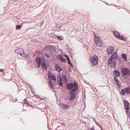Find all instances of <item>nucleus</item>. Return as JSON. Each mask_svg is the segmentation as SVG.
Wrapping results in <instances>:
<instances>
[{
  "mask_svg": "<svg viewBox=\"0 0 130 130\" xmlns=\"http://www.w3.org/2000/svg\"><path fill=\"white\" fill-rule=\"evenodd\" d=\"M36 62L38 63L37 67L39 68L40 67V64L42 68L45 70L47 69V67L45 64V60L44 58L40 57H37L36 59Z\"/></svg>",
  "mask_w": 130,
  "mask_h": 130,
  "instance_id": "1",
  "label": "nucleus"
},
{
  "mask_svg": "<svg viewBox=\"0 0 130 130\" xmlns=\"http://www.w3.org/2000/svg\"><path fill=\"white\" fill-rule=\"evenodd\" d=\"M15 51L16 53L17 54H20L22 56L26 58L27 57V55L24 53V51L23 49L22 48H18L16 50H15Z\"/></svg>",
  "mask_w": 130,
  "mask_h": 130,
  "instance_id": "2",
  "label": "nucleus"
},
{
  "mask_svg": "<svg viewBox=\"0 0 130 130\" xmlns=\"http://www.w3.org/2000/svg\"><path fill=\"white\" fill-rule=\"evenodd\" d=\"M91 61L93 66L96 65L98 63V56L96 55H94L91 59H90Z\"/></svg>",
  "mask_w": 130,
  "mask_h": 130,
  "instance_id": "3",
  "label": "nucleus"
},
{
  "mask_svg": "<svg viewBox=\"0 0 130 130\" xmlns=\"http://www.w3.org/2000/svg\"><path fill=\"white\" fill-rule=\"evenodd\" d=\"M67 87L69 90H70L76 87H78V84L76 82H74L73 84L72 83L68 84L66 85Z\"/></svg>",
  "mask_w": 130,
  "mask_h": 130,
  "instance_id": "4",
  "label": "nucleus"
},
{
  "mask_svg": "<svg viewBox=\"0 0 130 130\" xmlns=\"http://www.w3.org/2000/svg\"><path fill=\"white\" fill-rule=\"evenodd\" d=\"M122 72L123 74V76H125L129 74V70L127 68L122 67L121 68Z\"/></svg>",
  "mask_w": 130,
  "mask_h": 130,
  "instance_id": "5",
  "label": "nucleus"
},
{
  "mask_svg": "<svg viewBox=\"0 0 130 130\" xmlns=\"http://www.w3.org/2000/svg\"><path fill=\"white\" fill-rule=\"evenodd\" d=\"M114 47L112 46L108 47L107 50V52L108 54H112L113 51Z\"/></svg>",
  "mask_w": 130,
  "mask_h": 130,
  "instance_id": "6",
  "label": "nucleus"
},
{
  "mask_svg": "<svg viewBox=\"0 0 130 130\" xmlns=\"http://www.w3.org/2000/svg\"><path fill=\"white\" fill-rule=\"evenodd\" d=\"M57 82L59 85L60 86H62L63 85L62 82V80L61 76H60V75H59V76H57Z\"/></svg>",
  "mask_w": 130,
  "mask_h": 130,
  "instance_id": "7",
  "label": "nucleus"
},
{
  "mask_svg": "<svg viewBox=\"0 0 130 130\" xmlns=\"http://www.w3.org/2000/svg\"><path fill=\"white\" fill-rule=\"evenodd\" d=\"M118 56L117 53H115L113 54L112 56L110 57L112 59L116 60L118 58Z\"/></svg>",
  "mask_w": 130,
  "mask_h": 130,
  "instance_id": "8",
  "label": "nucleus"
},
{
  "mask_svg": "<svg viewBox=\"0 0 130 130\" xmlns=\"http://www.w3.org/2000/svg\"><path fill=\"white\" fill-rule=\"evenodd\" d=\"M124 105L125 106V109L127 110L129 108V103L127 101H124Z\"/></svg>",
  "mask_w": 130,
  "mask_h": 130,
  "instance_id": "9",
  "label": "nucleus"
},
{
  "mask_svg": "<svg viewBox=\"0 0 130 130\" xmlns=\"http://www.w3.org/2000/svg\"><path fill=\"white\" fill-rule=\"evenodd\" d=\"M61 107L63 109H66L69 107V105H68L64 104L63 103H60Z\"/></svg>",
  "mask_w": 130,
  "mask_h": 130,
  "instance_id": "10",
  "label": "nucleus"
},
{
  "mask_svg": "<svg viewBox=\"0 0 130 130\" xmlns=\"http://www.w3.org/2000/svg\"><path fill=\"white\" fill-rule=\"evenodd\" d=\"M78 87H76L73 88V89L70 91V94H74V93L76 91V90L77 89Z\"/></svg>",
  "mask_w": 130,
  "mask_h": 130,
  "instance_id": "11",
  "label": "nucleus"
},
{
  "mask_svg": "<svg viewBox=\"0 0 130 130\" xmlns=\"http://www.w3.org/2000/svg\"><path fill=\"white\" fill-rule=\"evenodd\" d=\"M112 62L111 64H110V67L111 68H115L116 66V62Z\"/></svg>",
  "mask_w": 130,
  "mask_h": 130,
  "instance_id": "12",
  "label": "nucleus"
},
{
  "mask_svg": "<svg viewBox=\"0 0 130 130\" xmlns=\"http://www.w3.org/2000/svg\"><path fill=\"white\" fill-rule=\"evenodd\" d=\"M113 72L115 74L116 77H118L120 75V73L118 70H115L113 71Z\"/></svg>",
  "mask_w": 130,
  "mask_h": 130,
  "instance_id": "13",
  "label": "nucleus"
},
{
  "mask_svg": "<svg viewBox=\"0 0 130 130\" xmlns=\"http://www.w3.org/2000/svg\"><path fill=\"white\" fill-rule=\"evenodd\" d=\"M55 68L59 72L62 70V69L57 64L55 65Z\"/></svg>",
  "mask_w": 130,
  "mask_h": 130,
  "instance_id": "14",
  "label": "nucleus"
},
{
  "mask_svg": "<svg viewBox=\"0 0 130 130\" xmlns=\"http://www.w3.org/2000/svg\"><path fill=\"white\" fill-rule=\"evenodd\" d=\"M114 34L115 37L117 38H118L120 35L119 32L117 31H115Z\"/></svg>",
  "mask_w": 130,
  "mask_h": 130,
  "instance_id": "15",
  "label": "nucleus"
},
{
  "mask_svg": "<svg viewBox=\"0 0 130 130\" xmlns=\"http://www.w3.org/2000/svg\"><path fill=\"white\" fill-rule=\"evenodd\" d=\"M116 62V60L112 59L110 58H109L108 60V64H111L112 62Z\"/></svg>",
  "mask_w": 130,
  "mask_h": 130,
  "instance_id": "16",
  "label": "nucleus"
},
{
  "mask_svg": "<svg viewBox=\"0 0 130 130\" xmlns=\"http://www.w3.org/2000/svg\"><path fill=\"white\" fill-rule=\"evenodd\" d=\"M125 91L127 94H130V88H126L125 89Z\"/></svg>",
  "mask_w": 130,
  "mask_h": 130,
  "instance_id": "17",
  "label": "nucleus"
},
{
  "mask_svg": "<svg viewBox=\"0 0 130 130\" xmlns=\"http://www.w3.org/2000/svg\"><path fill=\"white\" fill-rule=\"evenodd\" d=\"M100 39V38L99 37H98L95 34V36H94V41L95 43L96 42H97Z\"/></svg>",
  "mask_w": 130,
  "mask_h": 130,
  "instance_id": "18",
  "label": "nucleus"
},
{
  "mask_svg": "<svg viewBox=\"0 0 130 130\" xmlns=\"http://www.w3.org/2000/svg\"><path fill=\"white\" fill-rule=\"evenodd\" d=\"M70 99L71 100H72L74 99L76 97V96L75 94H71Z\"/></svg>",
  "mask_w": 130,
  "mask_h": 130,
  "instance_id": "19",
  "label": "nucleus"
},
{
  "mask_svg": "<svg viewBox=\"0 0 130 130\" xmlns=\"http://www.w3.org/2000/svg\"><path fill=\"white\" fill-rule=\"evenodd\" d=\"M122 57L124 58L125 61H126L127 59V56L126 54H122Z\"/></svg>",
  "mask_w": 130,
  "mask_h": 130,
  "instance_id": "20",
  "label": "nucleus"
},
{
  "mask_svg": "<svg viewBox=\"0 0 130 130\" xmlns=\"http://www.w3.org/2000/svg\"><path fill=\"white\" fill-rule=\"evenodd\" d=\"M125 92H126L125 91V90L122 89L121 90L120 94L122 95H124L125 94Z\"/></svg>",
  "mask_w": 130,
  "mask_h": 130,
  "instance_id": "21",
  "label": "nucleus"
},
{
  "mask_svg": "<svg viewBox=\"0 0 130 130\" xmlns=\"http://www.w3.org/2000/svg\"><path fill=\"white\" fill-rule=\"evenodd\" d=\"M62 78L64 82H67V78L64 75H62Z\"/></svg>",
  "mask_w": 130,
  "mask_h": 130,
  "instance_id": "22",
  "label": "nucleus"
},
{
  "mask_svg": "<svg viewBox=\"0 0 130 130\" xmlns=\"http://www.w3.org/2000/svg\"><path fill=\"white\" fill-rule=\"evenodd\" d=\"M49 85H50V88L52 89H53L54 87H53V84L52 81L51 80L49 82Z\"/></svg>",
  "mask_w": 130,
  "mask_h": 130,
  "instance_id": "23",
  "label": "nucleus"
},
{
  "mask_svg": "<svg viewBox=\"0 0 130 130\" xmlns=\"http://www.w3.org/2000/svg\"><path fill=\"white\" fill-rule=\"evenodd\" d=\"M118 39H121L124 41H125V39L124 38L123 36H120V35L119 36L118 38Z\"/></svg>",
  "mask_w": 130,
  "mask_h": 130,
  "instance_id": "24",
  "label": "nucleus"
},
{
  "mask_svg": "<svg viewBox=\"0 0 130 130\" xmlns=\"http://www.w3.org/2000/svg\"><path fill=\"white\" fill-rule=\"evenodd\" d=\"M98 46H102V43H100V42L99 43H95Z\"/></svg>",
  "mask_w": 130,
  "mask_h": 130,
  "instance_id": "25",
  "label": "nucleus"
},
{
  "mask_svg": "<svg viewBox=\"0 0 130 130\" xmlns=\"http://www.w3.org/2000/svg\"><path fill=\"white\" fill-rule=\"evenodd\" d=\"M60 60L62 62H63L65 63H66V60L64 58H61Z\"/></svg>",
  "mask_w": 130,
  "mask_h": 130,
  "instance_id": "26",
  "label": "nucleus"
},
{
  "mask_svg": "<svg viewBox=\"0 0 130 130\" xmlns=\"http://www.w3.org/2000/svg\"><path fill=\"white\" fill-rule=\"evenodd\" d=\"M114 80L116 82V84H118L119 83V82H118V79L116 77H115L114 78Z\"/></svg>",
  "mask_w": 130,
  "mask_h": 130,
  "instance_id": "27",
  "label": "nucleus"
},
{
  "mask_svg": "<svg viewBox=\"0 0 130 130\" xmlns=\"http://www.w3.org/2000/svg\"><path fill=\"white\" fill-rule=\"evenodd\" d=\"M22 26L20 25H17L16 26V29H20L21 28Z\"/></svg>",
  "mask_w": 130,
  "mask_h": 130,
  "instance_id": "28",
  "label": "nucleus"
},
{
  "mask_svg": "<svg viewBox=\"0 0 130 130\" xmlns=\"http://www.w3.org/2000/svg\"><path fill=\"white\" fill-rule=\"evenodd\" d=\"M52 79L54 81H56V77H55V76L54 75H53L52 76Z\"/></svg>",
  "mask_w": 130,
  "mask_h": 130,
  "instance_id": "29",
  "label": "nucleus"
},
{
  "mask_svg": "<svg viewBox=\"0 0 130 130\" xmlns=\"http://www.w3.org/2000/svg\"><path fill=\"white\" fill-rule=\"evenodd\" d=\"M64 56L66 57V59H67V60H69L70 59L69 58V57L68 56L66 55H64Z\"/></svg>",
  "mask_w": 130,
  "mask_h": 130,
  "instance_id": "30",
  "label": "nucleus"
},
{
  "mask_svg": "<svg viewBox=\"0 0 130 130\" xmlns=\"http://www.w3.org/2000/svg\"><path fill=\"white\" fill-rule=\"evenodd\" d=\"M57 38H58V40H63V39L62 37V36L60 37L57 36Z\"/></svg>",
  "mask_w": 130,
  "mask_h": 130,
  "instance_id": "31",
  "label": "nucleus"
},
{
  "mask_svg": "<svg viewBox=\"0 0 130 130\" xmlns=\"http://www.w3.org/2000/svg\"><path fill=\"white\" fill-rule=\"evenodd\" d=\"M88 130H95L94 127H92L91 128H89Z\"/></svg>",
  "mask_w": 130,
  "mask_h": 130,
  "instance_id": "32",
  "label": "nucleus"
},
{
  "mask_svg": "<svg viewBox=\"0 0 130 130\" xmlns=\"http://www.w3.org/2000/svg\"><path fill=\"white\" fill-rule=\"evenodd\" d=\"M99 42L100 43H100H103V41H102V40H101L100 38V39L98 41V42H97V43H99Z\"/></svg>",
  "mask_w": 130,
  "mask_h": 130,
  "instance_id": "33",
  "label": "nucleus"
},
{
  "mask_svg": "<svg viewBox=\"0 0 130 130\" xmlns=\"http://www.w3.org/2000/svg\"><path fill=\"white\" fill-rule=\"evenodd\" d=\"M36 52L38 54H42V52L41 51H36Z\"/></svg>",
  "mask_w": 130,
  "mask_h": 130,
  "instance_id": "34",
  "label": "nucleus"
},
{
  "mask_svg": "<svg viewBox=\"0 0 130 130\" xmlns=\"http://www.w3.org/2000/svg\"><path fill=\"white\" fill-rule=\"evenodd\" d=\"M70 98L69 96H68L67 97H66L65 98V99L66 100H68Z\"/></svg>",
  "mask_w": 130,
  "mask_h": 130,
  "instance_id": "35",
  "label": "nucleus"
},
{
  "mask_svg": "<svg viewBox=\"0 0 130 130\" xmlns=\"http://www.w3.org/2000/svg\"><path fill=\"white\" fill-rule=\"evenodd\" d=\"M95 123H96V124H97V125H98L99 127H101V125L100 124H99V123H98L96 122Z\"/></svg>",
  "mask_w": 130,
  "mask_h": 130,
  "instance_id": "36",
  "label": "nucleus"
},
{
  "mask_svg": "<svg viewBox=\"0 0 130 130\" xmlns=\"http://www.w3.org/2000/svg\"><path fill=\"white\" fill-rule=\"evenodd\" d=\"M68 64H69L71 65V66L72 67V68L73 67V66L72 64L71 63V62L70 61V62H68Z\"/></svg>",
  "mask_w": 130,
  "mask_h": 130,
  "instance_id": "37",
  "label": "nucleus"
},
{
  "mask_svg": "<svg viewBox=\"0 0 130 130\" xmlns=\"http://www.w3.org/2000/svg\"><path fill=\"white\" fill-rule=\"evenodd\" d=\"M0 72H4V70L3 69H0Z\"/></svg>",
  "mask_w": 130,
  "mask_h": 130,
  "instance_id": "38",
  "label": "nucleus"
},
{
  "mask_svg": "<svg viewBox=\"0 0 130 130\" xmlns=\"http://www.w3.org/2000/svg\"><path fill=\"white\" fill-rule=\"evenodd\" d=\"M126 112L127 114H129L130 113V111H129L128 110H127L126 111Z\"/></svg>",
  "mask_w": 130,
  "mask_h": 130,
  "instance_id": "39",
  "label": "nucleus"
},
{
  "mask_svg": "<svg viewBox=\"0 0 130 130\" xmlns=\"http://www.w3.org/2000/svg\"><path fill=\"white\" fill-rule=\"evenodd\" d=\"M45 56H46V57H49V55L47 54H46L45 55Z\"/></svg>",
  "mask_w": 130,
  "mask_h": 130,
  "instance_id": "40",
  "label": "nucleus"
},
{
  "mask_svg": "<svg viewBox=\"0 0 130 130\" xmlns=\"http://www.w3.org/2000/svg\"><path fill=\"white\" fill-rule=\"evenodd\" d=\"M26 103L28 104H28H29V103L28 102H26Z\"/></svg>",
  "mask_w": 130,
  "mask_h": 130,
  "instance_id": "41",
  "label": "nucleus"
},
{
  "mask_svg": "<svg viewBox=\"0 0 130 130\" xmlns=\"http://www.w3.org/2000/svg\"><path fill=\"white\" fill-rule=\"evenodd\" d=\"M68 61V62H70V59Z\"/></svg>",
  "mask_w": 130,
  "mask_h": 130,
  "instance_id": "42",
  "label": "nucleus"
},
{
  "mask_svg": "<svg viewBox=\"0 0 130 130\" xmlns=\"http://www.w3.org/2000/svg\"><path fill=\"white\" fill-rule=\"evenodd\" d=\"M50 74H49V75H48V77H50Z\"/></svg>",
  "mask_w": 130,
  "mask_h": 130,
  "instance_id": "43",
  "label": "nucleus"
},
{
  "mask_svg": "<svg viewBox=\"0 0 130 130\" xmlns=\"http://www.w3.org/2000/svg\"><path fill=\"white\" fill-rule=\"evenodd\" d=\"M50 73L51 75H52V74H51V73L50 72Z\"/></svg>",
  "mask_w": 130,
  "mask_h": 130,
  "instance_id": "44",
  "label": "nucleus"
},
{
  "mask_svg": "<svg viewBox=\"0 0 130 130\" xmlns=\"http://www.w3.org/2000/svg\"><path fill=\"white\" fill-rule=\"evenodd\" d=\"M26 100V99H24V101H25V100Z\"/></svg>",
  "mask_w": 130,
  "mask_h": 130,
  "instance_id": "45",
  "label": "nucleus"
},
{
  "mask_svg": "<svg viewBox=\"0 0 130 130\" xmlns=\"http://www.w3.org/2000/svg\"><path fill=\"white\" fill-rule=\"evenodd\" d=\"M95 120H94L95 121Z\"/></svg>",
  "mask_w": 130,
  "mask_h": 130,
  "instance_id": "46",
  "label": "nucleus"
}]
</instances>
